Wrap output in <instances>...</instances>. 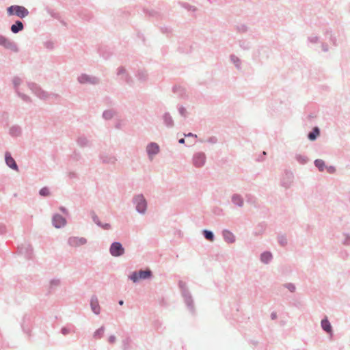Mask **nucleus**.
Returning a JSON list of instances; mask_svg holds the SVG:
<instances>
[{
  "label": "nucleus",
  "instance_id": "25",
  "mask_svg": "<svg viewBox=\"0 0 350 350\" xmlns=\"http://www.w3.org/2000/svg\"><path fill=\"white\" fill-rule=\"evenodd\" d=\"M321 328L323 330H324L327 333H332V327L327 317H325L324 319L321 320Z\"/></svg>",
  "mask_w": 350,
  "mask_h": 350
},
{
  "label": "nucleus",
  "instance_id": "14",
  "mask_svg": "<svg viewBox=\"0 0 350 350\" xmlns=\"http://www.w3.org/2000/svg\"><path fill=\"white\" fill-rule=\"evenodd\" d=\"M87 243L84 237H71L68 240V244L72 247L83 245Z\"/></svg>",
  "mask_w": 350,
  "mask_h": 350
},
{
  "label": "nucleus",
  "instance_id": "34",
  "mask_svg": "<svg viewBox=\"0 0 350 350\" xmlns=\"http://www.w3.org/2000/svg\"><path fill=\"white\" fill-rule=\"evenodd\" d=\"M295 159L301 165H305L309 161V159L308 158L307 156L302 155V154H297L295 155Z\"/></svg>",
  "mask_w": 350,
  "mask_h": 350
},
{
  "label": "nucleus",
  "instance_id": "18",
  "mask_svg": "<svg viewBox=\"0 0 350 350\" xmlns=\"http://www.w3.org/2000/svg\"><path fill=\"white\" fill-rule=\"evenodd\" d=\"M98 52L100 56L105 59H108L112 55L111 49L107 46H100L98 49Z\"/></svg>",
  "mask_w": 350,
  "mask_h": 350
},
{
  "label": "nucleus",
  "instance_id": "60",
  "mask_svg": "<svg viewBox=\"0 0 350 350\" xmlns=\"http://www.w3.org/2000/svg\"><path fill=\"white\" fill-rule=\"evenodd\" d=\"M345 239L343 241V244L345 245H350V235L345 234Z\"/></svg>",
  "mask_w": 350,
  "mask_h": 350
},
{
  "label": "nucleus",
  "instance_id": "51",
  "mask_svg": "<svg viewBox=\"0 0 350 350\" xmlns=\"http://www.w3.org/2000/svg\"><path fill=\"white\" fill-rule=\"evenodd\" d=\"M160 30L163 33H165L167 35L171 34L172 32V29L170 27H161L160 28Z\"/></svg>",
  "mask_w": 350,
  "mask_h": 350
},
{
  "label": "nucleus",
  "instance_id": "11",
  "mask_svg": "<svg viewBox=\"0 0 350 350\" xmlns=\"http://www.w3.org/2000/svg\"><path fill=\"white\" fill-rule=\"evenodd\" d=\"M52 223L55 228H61L66 226V219L59 213H55L52 217Z\"/></svg>",
  "mask_w": 350,
  "mask_h": 350
},
{
  "label": "nucleus",
  "instance_id": "37",
  "mask_svg": "<svg viewBox=\"0 0 350 350\" xmlns=\"http://www.w3.org/2000/svg\"><path fill=\"white\" fill-rule=\"evenodd\" d=\"M45 10L53 18L58 19V20L60 19L59 14L57 12H55L53 9L50 8L49 7H48V6L46 7Z\"/></svg>",
  "mask_w": 350,
  "mask_h": 350
},
{
  "label": "nucleus",
  "instance_id": "9",
  "mask_svg": "<svg viewBox=\"0 0 350 350\" xmlns=\"http://www.w3.org/2000/svg\"><path fill=\"white\" fill-rule=\"evenodd\" d=\"M27 86L38 97L42 99L47 98V92L44 91L37 83L28 82Z\"/></svg>",
  "mask_w": 350,
  "mask_h": 350
},
{
  "label": "nucleus",
  "instance_id": "17",
  "mask_svg": "<svg viewBox=\"0 0 350 350\" xmlns=\"http://www.w3.org/2000/svg\"><path fill=\"white\" fill-rule=\"evenodd\" d=\"M90 307L92 311L95 314H99L100 312V308L98 303V297L96 295H94L92 296L90 299Z\"/></svg>",
  "mask_w": 350,
  "mask_h": 350
},
{
  "label": "nucleus",
  "instance_id": "27",
  "mask_svg": "<svg viewBox=\"0 0 350 350\" xmlns=\"http://www.w3.org/2000/svg\"><path fill=\"white\" fill-rule=\"evenodd\" d=\"M21 133H22L21 128L18 125H14V126H11L9 130V134L12 137H18L21 135Z\"/></svg>",
  "mask_w": 350,
  "mask_h": 350
},
{
  "label": "nucleus",
  "instance_id": "42",
  "mask_svg": "<svg viewBox=\"0 0 350 350\" xmlns=\"http://www.w3.org/2000/svg\"><path fill=\"white\" fill-rule=\"evenodd\" d=\"M113 110H105L103 113V118L107 120H111L113 117Z\"/></svg>",
  "mask_w": 350,
  "mask_h": 350
},
{
  "label": "nucleus",
  "instance_id": "12",
  "mask_svg": "<svg viewBox=\"0 0 350 350\" xmlns=\"http://www.w3.org/2000/svg\"><path fill=\"white\" fill-rule=\"evenodd\" d=\"M5 162L6 165L15 171H18V166L14 160V159L12 157V154L10 152L6 151L5 152Z\"/></svg>",
  "mask_w": 350,
  "mask_h": 350
},
{
  "label": "nucleus",
  "instance_id": "19",
  "mask_svg": "<svg viewBox=\"0 0 350 350\" xmlns=\"http://www.w3.org/2000/svg\"><path fill=\"white\" fill-rule=\"evenodd\" d=\"M25 28L23 22L20 20H16L10 27V31L13 33H18L22 31Z\"/></svg>",
  "mask_w": 350,
  "mask_h": 350
},
{
  "label": "nucleus",
  "instance_id": "58",
  "mask_svg": "<svg viewBox=\"0 0 350 350\" xmlns=\"http://www.w3.org/2000/svg\"><path fill=\"white\" fill-rule=\"evenodd\" d=\"M127 74L126 72V69L123 66H120L117 70V75H126Z\"/></svg>",
  "mask_w": 350,
  "mask_h": 350
},
{
  "label": "nucleus",
  "instance_id": "13",
  "mask_svg": "<svg viewBox=\"0 0 350 350\" xmlns=\"http://www.w3.org/2000/svg\"><path fill=\"white\" fill-rule=\"evenodd\" d=\"M31 317L29 314H25L23 318V321L21 323V327L23 331L30 336L31 332Z\"/></svg>",
  "mask_w": 350,
  "mask_h": 350
},
{
  "label": "nucleus",
  "instance_id": "44",
  "mask_svg": "<svg viewBox=\"0 0 350 350\" xmlns=\"http://www.w3.org/2000/svg\"><path fill=\"white\" fill-rule=\"evenodd\" d=\"M172 91L174 93H180V96L181 97L183 96V94L185 93V90L182 87L178 85H174Z\"/></svg>",
  "mask_w": 350,
  "mask_h": 350
},
{
  "label": "nucleus",
  "instance_id": "43",
  "mask_svg": "<svg viewBox=\"0 0 350 350\" xmlns=\"http://www.w3.org/2000/svg\"><path fill=\"white\" fill-rule=\"evenodd\" d=\"M278 242L282 247H285L288 243L287 239L285 235H279L278 237Z\"/></svg>",
  "mask_w": 350,
  "mask_h": 350
},
{
  "label": "nucleus",
  "instance_id": "45",
  "mask_svg": "<svg viewBox=\"0 0 350 350\" xmlns=\"http://www.w3.org/2000/svg\"><path fill=\"white\" fill-rule=\"evenodd\" d=\"M90 215H91V217H92V219L93 220V221L97 225H100V221L98 218V217L97 216V215L96 214V213L94 211H90Z\"/></svg>",
  "mask_w": 350,
  "mask_h": 350
},
{
  "label": "nucleus",
  "instance_id": "49",
  "mask_svg": "<svg viewBox=\"0 0 350 350\" xmlns=\"http://www.w3.org/2000/svg\"><path fill=\"white\" fill-rule=\"evenodd\" d=\"M284 286L291 293H294L295 291L296 288L295 284L293 283H286Z\"/></svg>",
  "mask_w": 350,
  "mask_h": 350
},
{
  "label": "nucleus",
  "instance_id": "28",
  "mask_svg": "<svg viewBox=\"0 0 350 350\" xmlns=\"http://www.w3.org/2000/svg\"><path fill=\"white\" fill-rule=\"evenodd\" d=\"M202 234L205 239L208 241L213 242L215 240V234L212 230L204 229L202 230Z\"/></svg>",
  "mask_w": 350,
  "mask_h": 350
},
{
  "label": "nucleus",
  "instance_id": "46",
  "mask_svg": "<svg viewBox=\"0 0 350 350\" xmlns=\"http://www.w3.org/2000/svg\"><path fill=\"white\" fill-rule=\"evenodd\" d=\"M17 94L20 98L23 99V100H24L26 103H30L31 101V98L23 93L17 92Z\"/></svg>",
  "mask_w": 350,
  "mask_h": 350
},
{
  "label": "nucleus",
  "instance_id": "21",
  "mask_svg": "<svg viewBox=\"0 0 350 350\" xmlns=\"http://www.w3.org/2000/svg\"><path fill=\"white\" fill-rule=\"evenodd\" d=\"M5 49H9L14 53H18L19 51V49L17 46V44L14 42V41L8 39L5 40L4 44L3 46Z\"/></svg>",
  "mask_w": 350,
  "mask_h": 350
},
{
  "label": "nucleus",
  "instance_id": "36",
  "mask_svg": "<svg viewBox=\"0 0 350 350\" xmlns=\"http://www.w3.org/2000/svg\"><path fill=\"white\" fill-rule=\"evenodd\" d=\"M240 48L243 50L248 51L251 49V44L245 40H240L238 41Z\"/></svg>",
  "mask_w": 350,
  "mask_h": 350
},
{
  "label": "nucleus",
  "instance_id": "47",
  "mask_svg": "<svg viewBox=\"0 0 350 350\" xmlns=\"http://www.w3.org/2000/svg\"><path fill=\"white\" fill-rule=\"evenodd\" d=\"M178 51L182 53H189L191 51V46H188L187 48L179 46Z\"/></svg>",
  "mask_w": 350,
  "mask_h": 350
},
{
  "label": "nucleus",
  "instance_id": "41",
  "mask_svg": "<svg viewBox=\"0 0 350 350\" xmlns=\"http://www.w3.org/2000/svg\"><path fill=\"white\" fill-rule=\"evenodd\" d=\"M178 3H179V5L182 8L187 10L188 11H191V12L196 11V8L193 6V5H190V4H189L188 3H186V2H178Z\"/></svg>",
  "mask_w": 350,
  "mask_h": 350
},
{
  "label": "nucleus",
  "instance_id": "2",
  "mask_svg": "<svg viewBox=\"0 0 350 350\" xmlns=\"http://www.w3.org/2000/svg\"><path fill=\"white\" fill-rule=\"evenodd\" d=\"M153 277L152 271L147 268L133 271L129 276V279L133 283H138L142 280H150Z\"/></svg>",
  "mask_w": 350,
  "mask_h": 350
},
{
  "label": "nucleus",
  "instance_id": "50",
  "mask_svg": "<svg viewBox=\"0 0 350 350\" xmlns=\"http://www.w3.org/2000/svg\"><path fill=\"white\" fill-rule=\"evenodd\" d=\"M178 110L180 115L184 118L187 117V110L186 108L183 106H178Z\"/></svg>",
  "mask_w": 350,
  "mask_h": 350
},
{
  "label": "nucleus",
  "instance_id": "3",
  "mask_svg": "<svg viewBox=\"0 0 350 350\" xmlns=\"http://www.w3.org/2000/svg\"><path fill=\"white\" fill-rule=\"evenodd\" d=\"M7 14L8 16H16L21 18H24L29 15V10L23 5H12L7 8Z\"/></svg>",
  "mask_w": 350,
  "mask_h": 350
},
{
  "label": "nucleus",
  "instance_id": "33",
  "mask_svg": "<svg viewBox=\"0 0 350 350\" xmlns=\"http://www.w3.org/2000/svg\"><path fill=\"white\" fill-rule=\"evenodd\" d=\"M132 340L129 336H126L122 340V349L123 350H130L131 349V344Z\"/></svg>",
  "mask_w": 350,
  "mask_h": 350
},
{
  "label": "nucleus",
  "instance_id": "22",
  "mask_svg": "<svg viewBox=\"0 0 350 350\" xmlns=\"http://www.w3.org/2000/svg\"><path fill=\"white\" fill-rule=\"evenodd\" d=\"M321 134V130L319 126H314L312 130L308 133L307 137L310 141H315Z\"/></svg>",
  "mask_w": 350,
  "mask_h": 350
},
{
  "label": "nucleus",
  "instance_id": "40",
  "mask_svg": "<svg viewBox=\"0 0 350 350\" xmlns=\"http://www.w3.org/2000/svg\"><path fill=\"white\" fill-rule=\"evenodd\" d=\"M325 35L328 37L329 40L332 42L334 45H336V38L332 35L330 29H326Z\"/></svg>",
  "mask_w": 350,
  "mask_h": 350
},
{
  "label": "nucleus",
  "instance_id": "39",
  "mask_svg": "<svg viewBox=\"0 0 350 350\" xmlns=\"http://www.w3.org/2000/svg\"><path fill=\"white\" fill-rule=\"evenodd\" d=\"M104 331H105L104 326H101L100 328L97 329L94 332V335H93L94 338H95L96 339L101 338L103 336Z\"/></svg>",
  "mask_w": 350,
  "mask_h": 350
},
{
  "label": "nucleus",
  "instance_id": "62",
  "mask_svg": "<svg viewBox=\"0 0 350 350\" xmlns=\"http://www.w3.org/2000/svg\"><path fill=\"white\" fill-rule=\"evenodd\" d=\"M308 41L311 43H317L319 42L318 36H310L308 38Z\"/></svg>",
  "mask_w": 350,
  "mask_h": 350
},
{
  "label": "nucleus",
  "instance_id": "10",
  "mask_svg": "<svg viewBox=\"0 0 350 350\" xmlns=\"http://www.w3.org/2000/svg\"><path fill=\"white\" fill-rule=\"evenodd\" d=\"M192 160L196 167H202L206 163V157L204 152H198L193 154Z\"/></svg>",
  "mask_w": 350,
  "mask_h": 350
},
{
  "label": "nucleus",
  "instance_id": "20",
  "mask_svg": "<svg viewBox=\"0 0 350 350\" xmlns=\"http://www.w3.org/2000/svg\"><path fill=\"white\" fill-rule=\"evenodd\" d=\"M222 237L224 240L228 243H233L235 242V236L229 230L224 229L222 230Z\"/></svg>",
  "mask_w": 350,
  "mask_h": 350
},
{
  "label": "nucleus",
  "instance_id": "24",
  "mask_svg": "<svg viewBox=\"0 0 350 350\" xmlns=\"http://www.w3.org/2000/svg\"><path fill=\"white\" fill-rule=\"evenodd\" d=\"M272 259L273 255L272 253L269 251H265L260 254V260L262 263L265 265L269 264Z\"/></svg>",
  "mask_w": 350,
  "mask_h": 350
},
{
  "label": "nucleus",
  "instance_id": "23",
  "mask_svg": "<svg viewBox=\"0 0 350 350\" xmlns=\"http://www.w3.org/2000/svg\"><path fill=\"white\" fill-rule=\"evenodd\" d=\"M163 124L167 128H172L174 126V122L169 112H165L162 116Z\"/></svg>",
  "mask_w": 350,
  "mask_h": 350
},
{
  "label": "nucleus",
  "instance_id": "35",
  "mask_svg": "<svg viewBox=\"0 0 350 350\" xmlns=\"http://www.w3.org/2000/svg\"><path fill=\"white\" fill-rule=\"evenodd\" d=\"M230 59L231 61V62H232L235 67L237 68V69H241V59L237 57L234 54H232L230 55Z\"/></svg>",
  "mask_w": 350,
  "mask_h": 350
},
{
  "label": "nucleus",
  "instance_id": "29",
  "mask_svg": "<svg viewBox=\"0 0 350 350\" xmlns=\"http://www.w3.org/2000/svg\"><path fill=\"white\" fill-rule=\"evenodd\" d=\"M77 144L81 148H84L85 146H90V141L85 135L79 136L77 139Z\"/></svg>",
  "mask_w": 350,
  "mask_h": 350
},
{
  "label": "nucleus",
  "instance_id": "48",
  "mask_svg": "<svg viewBox=\"0 0 350 350\" xmlns=\"http://www.w3.org/2000/svg\"><path fill=\"white\" fill-rule=\"evenodd\" d=\"M247 29V27L244 24L237 26V30L239 33H245Z\"/></svg>",
  "mask_w": 350,
  "mask_h": 350
},
{
  "label": "nucleus",
  "instance_id": "52",
  "mask_svg": "<svg viewBox=\"0 0 350 350\" xmlns=\"http://www.w3.org/2000/svg\"><path fill=\"white\" fill-rule=\"evenodd\" d=\"M81 158V155L79 152L75 150L71 155V159L75 161H79Z\"/></svg>",
  "mask_w": 350,
  "mask_h": 350
},
{
  "label": "nucleus",
  "instance_id": "59",
  "mask_svg": "<svg viewBox=\"0 0 350 350\" xmlns=\"http://www.w3.org/2000/svg\"><path fill=\"white\" fill-rule=\"evenodd\" d=\"M325 169L327 170V172L331 174L335 173L336 172V168L333 165L326 166Z\"/></svg>",
  "mask_w": 350,
  "mask_h": 350
},
{
  "label": "nucleus",
  "instance_id": "31",
  "mask_svg": "<svg viewBox=\"0 0 350 350\" xmlns=\"http://www.w3.org/2000/svg\"><path fill=\"white\" fill-rule=\"evenodd\" d=\"M314 165L319 172H323L326 167L325 161L320 159H315L314 161Z\"/></svg>",
  "mask_w": 350,
  "mask_h": 350
},
{
  "label": "nucleus",
  "instance_id": "5",
  "mask_svg": "<svg viewBox=\"0 0 350 350\" xmlns=\"http://www.w3.org/2000/svg\"><path fill=\"white\" fill-rule=\"evenodd\" d=\"M125 252V249L119 241L113 242L109 247V253L113 257H120Z\"/></svg>",
  "mask_w": 350,
  "mask_h": 350
},
{
  "label": "nucleus",
  "instance_id": "32",
  "mask_svg": "<svg viewBox=\"0 0 350 350\" xmlns=\"http://www.w3.org/2000/svg\"><path fill=\"white\" fill-rule=\"evenodd\" d=\"M143 12L148 17H153L157 18L161 17V14L154 10H149L148 9L144 8Z\"/></svg>",
  "mask_w": 350,
  "mask_h": 350
},
{
  "label": "nucleus",
  "instance_id": "53",
  "mask_svg": "<svg viewBox=\"0 0 350 350\" xmlns=\"http://www.w3.org/2000/svg\"><path fill=\"white\" fill-rule=\"evenodd\" d=\"M21 80L18 77H14L12 79V83L14 88H17L21 84Z\"/></svg>",
  "mask_w": 350,
  "mask_h": 350
},
{
  "label": "nucleus",
  "instance_id": "54",
  "mask_svg": "<svg viewBox=\"0 0 350 350\" xmlns=\"http://www.w3.org/2000/svg\"><path fill=\"white\" fill-rule=\"evenodd\" d=\"M7 232V226L3 223H0V234L3 235Z\"/></svg>",
  "mask_w": 350,
  "mask_h": 350
},
{
  "label": "nucleus",
  "instance_id": "1",
  "mask_svg": "<svg viewBox=\"0 0 350 350\" xmlns=\"http://www.w3.org/2000/svg\"><path fill=\"white\" fill-rule=\"evenodd\" d=\"M178 286L180 289L181 296L183 298L184 303L186 305L187 309L191 314H194L196 311L194 300L186 282H183V280H179L178 282Z\"/></svg>",
  "mask_w": 350,
  "mask_h": 350
},
{
  "label": "nucleus",
  "instance_id": "6",
  "mask_svg": "<svg viewBox=\"0 0 350 350\" xmlns=\"http://www.w3.org/2000/svg\"><path fill=\"white\" fill-rule=\"evenodd\" d=\"M17 254L25 256V258L30 260L33 257V247L30 244H23L17 247Z\"/></svg>",
  "mask_w": 350,
  "mask_h": 350
},
{
  "label": "nucleus",
  "instance_id": "61",
  "mask_svg": "<svg viewBox=\"0 0 350 350\" xmlns=\"http://www.w3.org/2000/svg\"><path fill=\"white\" fill-rule=\"evenodd\" d=\"M217 138L215 137V136H212V137H208V139H207V142L210 143V144H216L217 142Z\"/></svg>",
  "mask_w": 350,
  "mask_h": 350
},
{
  "label": "nucleus",
  "instance_id": "57",
  "mask_svg": "<svg viewBox=\"0 0 350 350\" xmlns=\"http://www.w3.org/2000/svg\"><path fill=\"white\" fill-rule=\"evenodd\" d=\"M98 226L100 227L101 228L104 229V230H109L111 229V224H109V223H102L100 222V224L98 225Z\"/></svg>",
  "mask_w": 350,
  "mask_h": 350
},
{
  "label": "nucleus",
  "instance_id": "63",
  "mask_svg": "<svg viewBox=\"0 0 350 350\" xmlns=\"http://www.w3.org/2000/svg\"><path fill=\"white\" fill-rule=\"evenodd\" d=\"M59 211L63 213L64 215H68V209L64 207V206H61L59 208Z\"/></svg>",
  "mask_w": 350,
  "mask_h": 350
},
{
  "label": "nucleus",
  "instance_id": "26",
  "mask_svg": "<svg viewBox=\"0 0 350 350\" xmlns=\"http://www.w3.org/2000/svg\"><path fill=\"white\" fill-rule=\"evenodd\" d=\"M135 77L141 82H145L148 80V73L145 70L139 69L135 74Z\"/></svg>",
  "mask_w": 350,
  "mask_h": 350
},
{
  "label": "nucleus",
  "instance_id": "38",
  "mask_svg": "<svg viewBox=\"0 0 350 350\" xmlns=\"http://www.w3.org/2000/svg\"><path fill=\"white\" fill-rule=\"evenodd\" d=\"M51 194V192H50V189L48 187L45 186V187H42L40 190H39V195L42 197H48Z\"/></svg>",
  "mask_w": 350,
  "mask_h": 350
},
{
  "label": "nucleus",
  "instance_id": "15",
  "mask_svg": "<svg viewBox=\"0 0 350 350\" xmlns=\"http://www.w3.org/2000/svg\"><path fill=\"white\" fill-rule=\"evenodd\" d=\"M160 148L156 142H150L146 146V152L148 157L156 155L159 152Z\"/></svg>",
  "mask_w": 350,
  "mask_h": 350
},
{
  "label": "nucleus",
  "instance_id": "8",
  "mask_svg": "<svg viewBox=\"0 0 350 350\" xmlns=\"http://www.w3.org/2000/svg\"><path fill=\"white\" fill-rule=\"evenodd\" d=\"M294 179L293 173L291 170H286L281 179L282 187L288 189L291 186Z\"/></svg>",
  "mask_w": 350,
  "mask_h": 350
},
{
  "label": "nucleus",
  "instance_id": "4",
  "mask_svg": "<svg viewBox=\"0 0 350 350\" xmlns=\"http://www.w3.org/2000/svg\"><path fill=\"white\" fill-rule=\"evenodd\" d=\"M133 202L135 204L137 213L144 214L147 210V201L143 194H138L133 197Z\"/></svg>",
  "mask_w": 350,
  "mask_h": 350
},
{
  "label": "nucleus",
  "instance_id": "7",
  "mask_svg": "<svg viewBox=\"0 0 350 350\" xmlns=\"http://www.w3.org/2000/svg\"><path fill=\"white\" fill-rule=\"evenodd\" d=\"M77 80L81 84L90 83L92 85H97L100 83V79L98 77L90 76L85 73L79 75Z\"/></svg>",
  "mask_w": 350,
  "mask_h": 350
},
{
  "label": "nucleus",
  "instance_id": "30",
  "mask_svg": "<svg viewBox=\"0 0 350 350\" xmlns=\"http://www.w3.org/2000/svg\"><path fill=\"white\" fill-rule=\"evenodd\" d=\"M232 202L234 204L239 207H241L243 205V198L239 194H233L232 196Z\"/></svg>",
  "mask_w": 350,
  "mask_h": 350
},
{
  "label": "nucleus",
  "instance_id": "56",
  "mask_svg": "<svg viewBox=\"0 0 350 350\" xmlns=\"http://www.w3.org/2000/svg\"><path fill=\"white\" fill-rule=\"evenodd\" d=\"M60 332L63 335L66 336V335L68 334L70 332V329L68 327H66V326L65 327H62L61 328Z\"/></svg>",
  "mask_w": 350,
  "mask_h": 350
},
{
  "label": "nucleus",
  "instance_id": "64",
  "mask_svg": "<svg viewBox=\"0 0 350 350\" xmlns=\"http://www.w3.org/2000/svg\"><path fill=\"white\" fill-rule=\"evenodd\" d=\"M124 80L126 81V83H131V82L132 81V79L131 77V76H129V74H126L124 76Z\"/></svg>",
  "mask_w": 350,
  "mask_h": 350
},
{
  "label": "nucleus",
  "instance_id": "16",
  "mask_svg": "<svg viewBox=\"0 0 350 350\" xmlns=\"http://www.w3.org/2000/svg\"><path fill=\"white\" fill-rule=\"evenodd\" d=\"M99 158L102 163L105 164H113L117 160L113 155L109 154L105 152H101L99 154Z\"/></svg>",
  "mask_w": 350,
  "mask_h": 350
},
{
  "label": "nucleus",
  "instance_id": "55",
  "mask_svg": "<svg viewBox=\"0 0 350 350\" xmlns=\"http://www.w3.org/2000/svg\"><path fill=\"white\" fill-rule=\"evenodd\" d=\"M60 284L59 280L53 279L50 281V287L52 288L54 286H57Z\"/></svg>",
  "mask_w": 350,
  "mask_h": 350
}]
</instances>
